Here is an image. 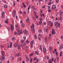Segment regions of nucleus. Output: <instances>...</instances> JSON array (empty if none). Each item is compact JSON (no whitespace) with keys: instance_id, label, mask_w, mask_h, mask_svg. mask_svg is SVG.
<instances>
[{"instance_id":"10","label":"nucleus","mask_w":63,"mask_h":63,"mask_svg":"<svg viewBox=\"0 0 63 63\" xmlns=\"http://www.w3.org/2000/svg\"><path fill=\"white\" fill-rule=\"evenodd\" d=\"M35 53L36 55H38L39 54V53L38 51H35Z\"/></svg>"},{"instance_id":"56","label":"nucleus","mask_w":63,"mask_h":63,"mask_svg":"<svg viewBox=\"0 0 63 63\" xmlns=\"http://www.w3.org/2000/svg\"><path fill=\"white\" fill-rule=\"evenodd\" d=\"M26 31H25V30H24V31H23V32H24V33H26Z\"/></svg>"},{"instance_id":"33","label":"nucleus","mask_w":63,"mask_h":63,"mask_svg":"<svg viewBox=\"0 0 63 63\" xmlns=\"http://www.w3.org/2000/svg\"><path fill=\"white\" fill-rule=\"evenodd\" d=\"M51 47H49V51H50L51 50Z\"/></svg>"},{"instance_id":"48","label":"nucleus","mask_w":63,"mask_h":63,"mask_svg":"<svg viewBox=\"0 0 63 63\" xmlns=\"http://www.w3.org/2000/svg\"><path fill=\"white\" fill-rule=\"evenodd\" d=\"M36 14H37V13H36V11H35L34 12V15H36Z\"/></svg>"},{"instance_id":"4","label":"nucleus","mask_w":63,"mask_h":63,"mask_svg":"<svg viewBox=\"0 0 63 63\" xmlns=\"http://www.w3.org/2000/svg\"><path fill=\"white\" fill-rule=\"evenodd\" d=\"M56 8V6L55 5H54L52 7V10H54Z\"/></svg>"},{"instance_id":"9","label":"nucleus","mask_w":63,"mask_h":63,"mask_svg":"<svg viewBox=\"0 0 63 63\" xmlns=\"http://www.w3.org/2000/svg\"><path fill=\"white\" fill-rule=\"evenodd\" d=\"M20 44H19L18 46V49H20L21 48L20 47Z\"/></svg>"},{"instance_id":"8","label":"nucleus","mask_w":63,"mask_h":63,"mask_svg":"<svg viewBox=\"0 0 63 63\" xmlns=\"http://www.w3.org/2000/svg\"><path fill=\"white\" fill-rule=\"evenodd\" d=\"M14 47H17V45L16 44H14Z\"/></svg>"},{"instance_id":"20","label":"nucleus","mask_w":63,"mask_h":63,"mask_svg":"<svg viewBox=\"0 0 63 63\" xmlns=\"http://www.w3.org/2000/svg\"><path fill=\"white\" fill-rule=\"evenodd\" d=\"M24 43H21V47H23V46H24Z\"/></svg>"},{"instance_id":"63","label":"nucleus","mask_w":63,"mask_h":63,"mask_svg":"<svg viewBox=\"0 0 63 63\" xmlns=\"http://www.w3.org/2000/svg\"><path fill=\"white\" fill-rule=\"evenodd\" d=\"M23 13L24 14H26V12L25 11H24Z\"/></svg>"},{"instance_id":"54","label":"nucleus","mask_w":63,"mask_h":63,"mask_svg":"<svg viewBox=\"0 0 63 63\" xmlns=\"http://www.w3.org/2000/svg\"><path fill=\"white\" fill-rule=\"evenodd\" d=\"M22 27H24V24H23L22 25Z\"/></svg>"},{"instance_id":"38","label":"nucleus","mask_w":63,"mask_h":63,"mask_svg":"<svg viewBox=\"0 0 63 63\" xmlns=\"http://www.w3.org/2000/svg\"><path fill=\"white\" fill-rule=\"evenodd\" d=\"M17 34L18 35H20V33L19 32H18Z\"/></svg>"},{"instance_id":"39","label":"nucleus","mask_w":63,"mask_h":63,"mask_svg":"<svg viewBox=\"0 0 63 63\" xmlns=\"http://www.w3.org/2000/svg\"><path fill=\"white\" fill-rule=\"evenodd\" d=\"M37 58H36V57H35L34 58V60H37Z\"/></svg>"},{"instance_id":"29","label":"nucleus","mask_w":63,"mask_h":63,"mask_svg":"<svg viewBox=\"0 0 63 63\" xmlns=\"http://www.w3.org/2000/svg\"><path fill=\"white\" fill-rule=\"evenodd\" d=\"M19 32L21 34H22V30H20Z\"/></svg>"},{"instance_id":"21","label":"nucleus","mask_w":63,"mask_h":63,"mask_svg":"<svg viewBox=\"0 0 63 63\" xmlns=\"http://www.w3.org/2000/svg\"><path fill=\"white\" fill-rule=\"evenodd\" d=\"M40 48L41 51H42V45H41L40 46Z\"/></svg>"},{"instance_id":"53","label":"nucleus","mask_w":63,"mask_h":63,"mask_svg":"<svg viewBox=\"0 0 63 63\" xmlns=\"http://www.w3.org/2000/svg\"><path fill=\"white\" fill-rule=\"evenodd\" d=\"M36 62L37 63H38V62H39V60H38V59L37 60H36Z\"/></svg>"},{"instance_id":"35","label":"nucleus","mask_w":63,"mask_h":63,"mask_svg":"<svg viewBox=\"0 0 63 63\" xmlns=\"http://www.w3.org/2000/svg\"><path fill=\"white\" fill-rule=\"evenodd\" d=\"M45 41H47V38H45Z\"/></svg>"},{"instance_id":"34","label":"nucleus","mask_w":63,"mask_h":63,"mask_svg":"<svg viewBox=\"0 0 63 63\" xmlns=\"http://www.w3.org/2000/svg\"><path fill=\"white\" fill-rule=\"evenodd\" d=\"M51 23V21H49L47 23L49 24H50V23Z\"/></svg>"},{"instance_id":"26","label":"nucleus","mask_w":63,"mask_h":63,"mask_svg":"<svg viewBox=\"0 0 63 63\" xmlns=\"http://www.w3.org/2000/svg\"><path fill=\"white\" fill-rule=\"evenodd\" d=\"M19 13H20V14H22V12L21 11L19 10Z\"/></svg>"},{"instance_id":"43","label":"nucleus","mask_w":63,"mask_h":63,"mask_svg":"<svg viewBox=\"0 0 63 63\" xmlns=\"http://www.w3.org/2000/svg\"><path fill=\"white\" fill-rule=\"evenodd\" d=\"M31 47L32 48L33 47V44H31Z\"/></svg>"},{"instance_id":"17","label":"nucleus","mask_w":63,"mask_h":63,"mask_svg":"<svg viewBox=\"0 0 63 63\" xmlns=\"http://www.w3.org/2000/svg\"><path fill=\"white\" fill-rule=\"evenodd\" d=\"M12 42H11L10 44V48H11V47H12Z\"/></svg>"},{"instance_id":"27","label":"nucleus","mask_w":63,"mask_h":63,"mask_svg":"<svg viewBox=\"0 0 63 63\" xmlns=\"http://www.w3.org/2000/svg\"><path fill=\"white\" fill-rule=\"evenodd\" d=\"M31 44L33 45V44H34V41L33 40H32L31 42Z\"/></svg>"},{"instance_id":"3","label":"nucleus","mask_w":63,"mask_h":63,"mask_svg":"<svg viewBox=\"0 0 63 63\" xmlns=\"http://www.w3.org/2000/svg\"><path fill=\"white\" fill-rule=\"evenodd\" d=\"M5 14V13L4 12H3L1 13V17L2 18H3V16H4V14Z\"/></svg>"},{"instance_id":"22","label":"nucleus","mask_w":63,"mask_h":63,"mask_svg":"<svg viewBox=\"0 0 63 63\" xmlns=\"http://www.w3.org/2000/svg\"><path fill=\"white\" fill-rule=\"evenodd\" d=\"M62 53H63L62 52H60V57H61V56H62Z\"/></svg>"},{"instance_id":"59","label":"nucleus","mask_w":63,"mask_h":63,"mask_svg":"<svg viewBox=\"0 0 63 63\" xmlns=\"http://www.w3.org/2000/svg\"><path fill=\"white\" fill-rule=\"evenodd\" d=\"M56 58H55L54 60V63H56Z\"/></svg>"},{"instance_id":"49","label":"nucleus","mask_w":63,"mask_h":63,"mask_svg":"<svg viewBox=\"0 0 63 63\" xmlns=\"http://www.w3.org/2000/svg\"><path fill=\"white\" fill-rule=\"evenodd\" d=\"M30 6H29L28 7V10L29 11L30 9Z\"/></svg>"},{"instance_id":"51","label":"nucleus","mask_w":63,"mask_h":63,"mask_svg":"<svg viewBox=\"0 0 63 63\" xmlns=\"http://www.w3.org/2000/svg\"><path fill=\"white\" fill-rule=\"evenodd\" d=\"M0 47H1V48H2L3 47V46L2 45H1Z\"/></svg>"},{"instance_id":"23","label":"nucleus","mask_w":63,"mask_h":63,"mask_svg":"<svg viewBox=\"0 0 63 63\" xmlns=\"http://www.w3.org/2000/svg\"><path fill=\"white\" fill-rule=\"evenodd\" d=\"M29 19H28V18H27L26 19V22H28V21H29Z\"/></svg>"},{"instance_id":"15","label":"nucleus","mask_w":63,"mask_h":63,"mask_svg":"<svg viewBox=\"0 0 63 63\" xmlns=\"http://www.w3.org/2000/svg\"><path fill=\"white\" fill-rule=\"evenodd\" d=\"M23 5L24 7L26 8V5H25V3L24 2L23 3Z\"/></svg>"},{"instance_id":"58","label":"nucleus","mask_w":63,"mask_h":63,"mask_svg":"<svg viewBox=\"0 0 63 63\" xmlns=\"http://www.w3.org/2000/svg\"><path fill=\"white\" fill-rule=\"evenodd\" d=\"M48 29H46V32H48Z\"/></svg>"},{"instance_id":"55","label":"nucleus","mask_w":63,"mask_h":63,"mask_svg":"<svg viewBox=\"0 0 63 63\" xmlns=\"http://www.w3.org/2000/svg\"><path fill=\"white\" fill-rule=\"evenodd\" d=\"M35 17H36V18H38V16L36 15L35 16Z\"/></svg>"},{"instance_id":"62","label":"nucleus","mask_w":63,"mask_h":63,"mask_svg":"<svg viewBox=\"0 0 63 63\" xmlns=\"http://www.w3.org/2000/svg\"><path fill=\"white\" fill-rule=\"evenodd\" d=\"M5 23H8V21L7 20H5Z\"/></svg>"},{"instance_id":"40","label":"nucleus","mask_w":63,"mask_h":63,"mask_svg":"<svg viewBox=\"0 0 63 63\" xmlns=\"http://www.w3.org/2000/svg\"><path fill=\"white\" fill-rule=\"evenodd\" d=\"M54 34H55V32H52V34L53 35H54Z\"/></svg>"},{"instance_id":"18","label":"nucleus","mask_w":63,"mask_h":63,"mask_svg":"<svg viewBox=\"0 0 63 63\" xmlns=\"http://www.w3.org/2000/svg\"><path fill=\"white\" fill-rule=\"evenodd\" d=\"M58 27H59H59H60V23H58Z\"/></svg>"},{"instance_id":"5","label":"nucleus","mask_w":63,"mask_h":63,"mask_svg":"<svg viewBox=\"0 0 63 63\" xmlns=\"http://www.w3.org/2000/svg\"><path fill=\"white\" fill-rule=\"evenodd\" d=\"M63 48V45L62 44H61L60 45V47H59V49H62Z\"/></svg>"},{"instance_id":"37","label":"nucleus","mask_w":63,"mask_h":63,"mask_svg":"<svg viewBox=\"0 0 63 63\" xmlns=\"http://www.w3.org/2000/svg\"><path fill=\"white\" fill-rule=\"evenodd\" d=\"M33 54V53H32L30 55V57H31L32 56V55Z\"/></svg>"},{"instance_id":"1","label":"nucleus","mask_w":63,"mask_h":63,"mask_svg":"<svg viewBox=\"0 0 63 63\" xmlns=\"http://www.w3.org/2000/svg\"><path fill=\"white\" fill-rule=\"evenodd\" d=\"M2 55L1 56V58L3 59V60H4V59H5V52L4 51H3L1 53Z\"/></svg>"},{"instance_id":"31","label":"nucleus","mask_w":63,"mask_h":63,"mask_svg":"<svg viewBox=\"0 0 63 63\" xmlns=\"http://www.w3.org/2000/svg\"><path fill=\"white\" fill-rule=\"evenodd\" d=\"M51 2H50L49 3H48V5H51Z\"/></svg>"},{"instance_id":"41","label":"nucleus","mask_w":63,"mask_h":63,"mask_svg":"<svg viewBox=\"0 0 63 63\" xmlns=\"http://www.w3.org/2000/svg\"><path fill=\"white\" fill-rule=\"evenodd\" d=\"M26 34H28V31H26Z\"/></svg>"},{"instance_id":"46","label":"nucleus","mask_w":63,"mask_h":63,"mask_svg":"<svg viewBox=\"0 0 63 63\" xmlns=\"http://www.w3.org/2000/svg\"><path fill=\"white\" fill-rule=\"evenodd\" d=\"M12 40H13V41H14L15 40V38H12Z\"/></svg>"},{"instance_id":"36","label":"nucleus","mask_w":63,"mask_h":63,"mask_svg":"<svg viewBox=\"0 0 63 63\" xmlns=\"http://www.w3.org/2000/svg\"><path fill=\"white\" fill-rule=\"evenodd\" d=\"M32 60H33V59L32 58L30 60V62H32Z\"/></svg>"},{"instance_id":"44","label":"nucleus","mask_w":63,"mask_h":63,"mask_svg":"<svg viewBox=\"0 0 63 63\" xmlns=\"http://www.w3.org/2000/svg\"><path fill=\"white\" fill-rule=\"evenodd\" d=\"M46 58H47V60H48V59H49V58L48 57V56H47L46 57Z\"/></svg>"},{"instance_id":"61","label":"nucleus","mask_w":63,"mask_h":63,"mask_svg":"<svg viewBox=\"0 0 63 63\" xmlns=\"http://www.w3.org/2000/svg\"><path fill=\"white\" fill-rule=\"evenodd\" d=\"M17 32H15L14 33V34H15V35H16L17 34Z\"/></svg>"},{"instance_id":"25","label":"nucleus","mask_w":63,"mask_h":63,"mask_svg":"<svg viewBox=\"0 0 63 63\" xmlns=\"http://www.w3.org/2000/svg\"><path fill=\"white\" fill-rule=\"evenodd\" d=\"M11 29H14V27L13 25H11Z\"/></svg>"},{"instance_id":"6","label":"nucleus","mask_w":63,"mask_h":63,"mask_svg":"<svg viewBox=\"0 0 63 63\" xmlns=\"http://www.w3.org/2000/svg\"><path fill=\"white\" fill-rule=\"evenodd\" d=\"M48 63H52V62L51 61V60L50 59H49L48 61Z\"/></svg>"},{"instance_id":"12","label":"nucleus","mask_w":63,"mask_h":63,"mask_svg":"<svg viewBox=\"0 0 63 63\" xmlns=\"http://www.w3.org/2000/svg\"><path fill=\"white\" fill-rule=\"evenodd\" d=\"M39 22L40 25H41V24H42V20H40L39 21Z\"/></svg>"},{"instance_id":"47","label":"nucleus","mask_w":63,"mask_h":63,"mask_svg":"<svg viewBox=\"0 0 63 63\" xmlns=\"http://www.w3.org/2000/svg\"><path fill=\"white\" fill-rule=\"evenodd\" d=\"M34 38H35V39H37V35H35L34 36Z\"/></svg>"},{"instance_id":"60","label":"nucleus","mask_w":63,"mask_h":63,"mask_svg":"<svg viewBox=\"0 0 63 63\" xmlns=\"http://www.w3.org/2000/svg\"><path fill=\"white\" fill-rule=\"evenodd\" d=\"M2 59H0V63H2Z\"/></svg>"},{"instance_id":"13","label":"nucleus","mask_w":63,"mask_h":63,"mask_svg":"<svg viewBox=\"0 0 63 63\" xmlns=\"http://www.w3.org/2000/svg\"><path fill=\"white\" fill-rule=\"evenodd\" d=\"M57 23H58V22H55V23H54V25L55 26V25H56L57 24Z\"/></svg>"},{"instance_id":"11","label":"nucleus","mask_w":63,"mask_h":63,"mask_svg":"<svg viewBox=\"0 0 63 63\" xmlns=\"http://www.w3.org/2000/svg\"><path fill=\"white\" fill-rule=\"evenodd\" d=\"M3 6L4 8H8V6L6 5H3Z\"/></svg>"},{"instance_id":"45","label":"nucleus","mask_w":63,"mask_h":63,"mask_svg":"<svg viewBox=\"0 0 63 63\" xmlns=\"http://www.w3.org/2000/svg\"><path fill=\"white\" fill-rule=\"evenodd\" d=\"M3 1L4 3H6V0H3Z\"/></svg>"},{"instance_id":"7","label":"nucleus","mask_w":63,"mask_h":63,"mask_svg":"<svg viewBox=\"0 0 63 63\" xmlns=\"http://www.w3.org/2000/svg\"><path fill=\"white\" fill-rule=\"evenodd\" d=\"M43 52L44 53H46V48H44Z\"/></svg>"},{"instance_id":"42","label":"nucleus","mask_w":63,"mask_h":63,"mask_svg":"<svg viewBox=\"0 0 63 63\" xmlns=\"http://www.w3.org/2000/svg\"><path fill=\"white\" fill-rule=\"evenodd\" d=\"M26 59H27V61H28V60H29V58H26Z\"/></svg>"},{"instance_id":"16","label":"nucleus","mask_w":63,"mask_h":63,"mask_svg":"<svg viewBox=\"0 0 63 63\" xmlns=\"http://www.w3.org/2000/svg\"><path fill=\"white\" fill-rule=\"evenodd\" d=\"M55 53H56V55L57 56H58V52L57 51H56Z\"/></svg>"},{"instance_id":"52","label":"nucleus","mask_w":63,"mask_h":63,"mask_svg":"<svg viewBox=\"0 0 63 63\" xmlns=\"http://www.w3.org/2000/svg\"><path fill=\"white\" fill-rule=\"evenodd\" d=\"M16 11L14 10V14H16Z\"/></svg>"},{"instance_id":"28","label":"nucleus","mask_w":63,"mask_h":63,"mask_svg":"<svg viewBox=\"0 0 63 63\" xmlns=\"http://www.w3.org/2000/svg\"><path fill=\"white\" fill-rule=\"evenodd\" d=\"M10 47V45H9L8 44L7 45V48H9Z\"/></svg>"},{"instance_id":"14","label":"nucleus","mask_w":63,"mask_h":63,"mask_svg":"<svg viewBox=\"0 0 63 63\" xmlns=\"http://www.w3.org/2000/svg\"><path fill=\"white\" fill-rule=\"evenodd\" d=\"M60 13L61 15H63V12H62L61 10L60 12Z\"/></svg>"},{"instance_id":"2","label":"nucleus","mask_w":63,"mask_h":63,"mask_svg":"<svg viewBox=\"0 0 63 63\" xmlns=\"http://www.w3.org/2000/svg\"><path fill=\"white\" fill-rule=\"evenodd\" d=\"M31 28L32 29V30L33 32H33V33H34L35 32V29H34V25L33 24L31 26Z\"/></svg>"},{"instance_id":"30","label":"nucleus","mask_w":63,"mask_h":63,"mask_svg":"<svg viewBox=\"0 0 63 63\" xmlns=\"http://www.w3.org/2000/svg\"><path fill=\"white\" fill-rule=\"evenodd\" d=\"M56 59L57 60L59 61V57H57L56 58Z\"/></svg>"},{"instance_id":"57","label":"nucleus","mask_w":63,"mask_h":63,"mask_svg":"<svg viewBox=\"0 0 63 63\" xmlns=\"http://www.w3.org/2000/svg\"><path fill=\"white\" fill-rule=\"evenodd\" d=\"M15 16H16V14H14L13 15V16H14V17H15Z\"/></svg>"},{"instance_id":"64","label":"nucleus","mask_w":63,"mask_h":63,"mask_svg":"<svg viewBox=\"0 0 63 63\" xmlns=\"http://www.w3.org/2000/svg\"><path fill=\"white\" fill-rule=\"evenodd\" d=\"M39 33H41V32H42V30H40L39 31Z\"/></svg>"},{"instance_id":"32","label":"nucleus","mask_w":63,"mask_h":63,"mask_svg":"<svg viewBox=\"0 0 63 63\" xmlns=\"http://www.w3.org/2000/svg\"><path fill=\"white\" fill-rule=\"evenodd\" d=\"M15 5H16V3L15 2H13V6H15Z\"/></svg>"},{"instance_id":"19","label":"nucleus","mask_w":63,"mask_h":63,"mask_svg":"<svg viewBox=\"0 0 63 63\" xmlns=\"http://www.w3.org/2000/svg\"><path fill=\"white\" fill-rule=\"evenodd\" d=\"M20 53H18L17 55V56L18 57V56H20Z\"/></svg>"},{"instance_id":"50","label":"nucleus","mask_w":63,"mask_h":63,"mask_svg":"<svg viewBox=\"0 0 63 63\" xmlns=\"http://www.w3.org/2000/svg\"><path fill=\"white\" fill-rule=\"evenodd\" d=\"M54 32V30L53 29H52V32Z\"/></svg>"},{"instance_id":"24","label":"nucleus","mask_w":63,"mask_h":63,"mask_svg":"<svg viewBox=\"0 0 63 63\" xmlns=\"http://www.w3.org/2000/svg\"><path fill=\"white\" fill-rule=\"evenodd\" d=\"M24 42V41L23 40H22L21 41V43H23Z\"/></svg>"}]
</instances>
